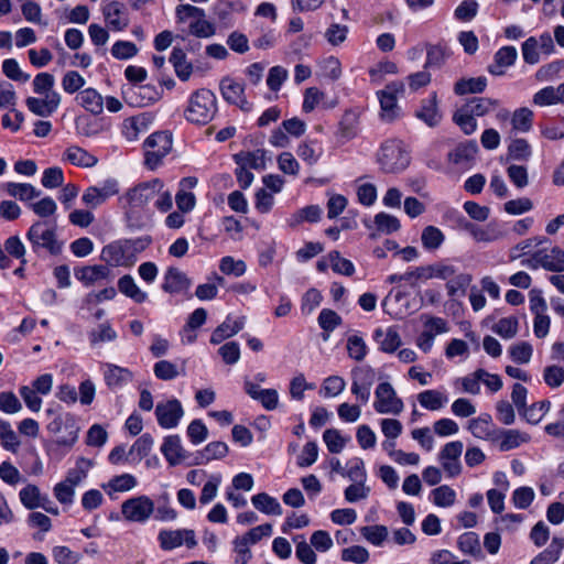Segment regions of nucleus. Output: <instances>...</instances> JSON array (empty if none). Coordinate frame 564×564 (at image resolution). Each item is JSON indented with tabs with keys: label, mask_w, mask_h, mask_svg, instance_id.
<instances>
[{
	"label": "nucleus",
	"mask_w": 564,
	"mask_h": 564,
	"mask_svg": "<svg viewBox=\"0 0 564 564\" xmlns=\"http://www.w3.org/2000/svg\"><path fill=\"white\" fill-rule=\"evenodd\" d=\"M164 187V183L154 178L143 182L131 188L121 198L123 203L124 214L131 226L140 227L142 225L140 209L148 205L149 202L155 199L158 193Z\"/></svg>",
	"instance_id": "1"
},
{
	"label": "nucleus",
	"mask_w": 564,
	"mask_h": 564,
	"mask_svg": "<svg viewBox=\"0 0 564 564\" xmlns=\"http://www.w3.org/2000/svg\"><path fill=\"white\" fill-rule=\"evenodd\" d=\"M217 113V98L215 94L206 88L194 91L185 109V119L194 124H206Z\"/></svg>",
	"instance_id": "2"
},
{
	"label": "nucleus",
	"mask_w": 564,
	"mask_h": 564,
	"mask_svg": "<svg viewBox=\"0 0 564 564\" xmlns=\"http://www.w3.org/2000/svg\"><path fill=\"white\" fill-rule=\"evenodd\" d=\"M377 161L383 172L399 173L409 166L410 155L402 141L391 139L381 144Z\"/></svg>",
	"instance_id": "3"
},
{
	"label": "nucleus",
	"mask_w": 564,
	"mask_h": 564,
	"mask_svg": "<svg viewBox=\"0 0 564 564\" xmlns=\"http://www.w3.org/2000/svg\"><path fill=\"white\" fill-rule=\"evenodd\" d=\"M178 23L189 21V33L196 37L207 39L215 34V25L206 19L205 10L192 4H180L175 9Z\"/></svg>",
	"instance_id": "4"
},
{
	"label": "nucleus",
	"mask_w": 564,
	"mask_h": 564,
	"mask_svg": "<svg viewBox=\"0 0 564 564\" xmlns=\"http://www.w3.org/2000/svg\"><path fill=\"white\" fill-rule=\"evenodd\" d=\"M26 238L34 252L45 250L54 256L62 252L63 242L57 239L55 227L45 221L34 223L28 230Z\"/></svg>",
	"instance_id": "5"
},
{
	"label": "nucleus",
	"mask_w": 564,
	"mask_h": 564,
	"mask_svg": "<svg viewBox=\"0 0 564 564\" xmlns=\"http://www.w3.org/2000/svg\"><path fill=\"white\" fill-rule=\"evenodd\" d=\"M172 150V138L167 132H155L144 141L145 159L144 164L150 170L161 165Z\"/></svg>",
	"instance_id": "6"
},
{
	"label": "nucleus",
	"mask_w": 564,
	"mask_h": 564,
	"mask_svg": "<svg viewBox=\"0 0 564 564\" xmlns=\"http://www.w3.org/2000/svg\"><path fill=\"white\" fill-rule=\"evenodd\" d=\"M375 395L373 408L380 414L398 415L404 409L403 401L397 395L394 388L389 382L379 383Z\"/></svg>",
	"instance_id": "7"
},
{
	"label": "nucleus",
	"mask_w": 564,
	"mask_h": 564,
	"mask_svg": "<svg viewBox=\"0 0 564 564\" xmlns=\"http://www.w3.org/2000/svg\"><path fill=\"white\" fill-rule=\"evenodd\" d=\"M273 528L270 523L261 524L252 528L243 535L234 540V550L238 556H241L242 563H249L252 557L250 545L258 543L262 538L270 536Z\"/></svg>",
	"instance_id": "8"
},
{
	"label": "nucleus",
	"mask_w": 564,
	"mask_h": 564,
	"mask_svg": "<svg viewBox=\"0 0 564 564\" xmlns=\"http://www.w3.org/2000/svg\"><path fill=\"white\" fill-rule=\"evenodd\" d=\"M528 265L533 269L541 267L550 272H564V250L557 246L540 249L532 254Z\"/></svg>",
	"instance_id": "9"
},
{
	"label": "nucleus",
	"mask_w": 564,
	"mask_h": 564,
	"mask_svg": "<svg viewBox=\"0 0 564 564\" xmlns=\"http://www.w3.org/2000/svg\"><path fill=\"white\" fill-rule=\"evenodd\" d=\"M154 512V502L148 496H138L122 502L121 513L127 521L145 522Z\"/></svg>",
	"instance_id": "10"
},
{
	"label": "nucleus",
	"mask_w": 564,
	"mask_h": 564,
	"mask_svg": "<svg viewBox=\"0 0 564 564\" xmlns=\"http://www.w3.org/2000/svg\"><path fill=\"white\" fill-rule=\"evenodd\" d=\"M404 84L402 82H392L384 89L378 91V98L381 108V118L386 121H392L399 116L400 108L397 104L398 95L403 94Z\"/></svg>",
	"instance_id": "11"
},
{
	"label": "nucleus",
	"mask_w": 564,
	"mask_h": 564,
	"mask_svg": "<svg viewBox=\"0 0 564 564\" xmlns=\"http://www.w3.org/2000/svg\"><path fill=\"white\" fill-rule=\"evenodd\" d=\"M376 380V372L369 366L356 367L351 370V392L362 403L370 399V390Z\"/></svg>",
	"instance_id": "12"
},
{
	"label": "nucleus",
	"mask_w": 564,
	"mask_h": 564,
	"mask_svg": "<svg viewBox=\"0 0 564 564\" xmlns=\"http://www.w3.org/2000/svg\"><path fill=\"white\" fill-rule=\"evenodd\" d=\"M464 445L460 441L446 443L438 454V462L448 477H456L462 473L460 455Z\"/></svg>",
	"instance_id": "13"
},
{
	"label": "nucleus",
	"mask_w": 564,
	"mask_h": 564,
	"mask_svg": "<svg viewBox=\"0 0 564 564\" xmlns=\"http://www.w3.org/2000/svg\"><path fill=\"white\" fill-rule=\"evenodd\" d=\"M155 416L161 427L174 429L184 416V409L177 399H171L156 404Z\"/></svg>",
	"instance_id": "14"
},
{
	"label": "nucleus",
	"mask_w": 564,
	"mask_h": 564,
	"mask_svg": "<svg viewBox=\"0 0 564 564\" xmlns=\"http://www.w3.org/2000/svg\"><path fill=\"white\" fill-rule=\"evenodd\" d=\"M63 427H65L66 434L58 436L54 441V445L70 448L78 438V427L75 425L73 417L57 415L47 425V430L53 434H61Z\"/></svg>",
	"instance_id": "15"
},
{
	"label": "nucleus",
	"mask_w": 564,
	"mask_h": 564,
	"mask_svg": "<svg viewBox=\"0 0 564 564\" xmlns=\"http://www.w3.org/2000/svg\"><path fill=\"white\" fill-rule=\"evenodd\" d=\"M220 93L227 102L238 106L245 112L251 111L252 104L245 97L243 84L230 77H225L220 82Z\"/></svg>",
	"instance_id": "16"
},
{
	"label": "nucleus",
	"mask_w": 564,
	"mask_h": 564,
	"mask_svg": "<svg viewBox=\"0 0 564 564\" xmlns=\"http://www.w3.org/2000/svg\"><path fill=\"white\" fill-rule=\"evenodd\" d=\"M160 546L163 550L170 551L186 544L187 547H194L197 542L193 530H163L158 536Z\"/></svg>",
	"instance_id": "17"
},
{
	"label": "nucleus",
	"mask_w": 564,
	"mask_h": 564,
	"mask_svg": "<svg viewBox=\"0 0 564 564\" xmlns=\"http://www.w3.org/2000/svg\"><path fill=\"white\" fill-rule=\"evenodd\" d=\"M118 193V183L115 180H108L101 186L88 187L83 194L82 199L87 206L96 208Z\"/></svg>",
	"instance_id": "18"
},
{
	"label": "nucleus",
	"mask_w": 564,
	"mask_h": 564,
	"mask_svg": "<svg viewBox=\"0 0 564 564\" xmlns=\"http://www.w3.org/2000/svg\"><path fill=\"white\" fill-rule=\"evenodd\" d=\"M130 246L126 242H113L102 248L101 259L112 267H130L133 264Z\"/></svg>",
	"instance_id": "19"
},
{
	"label": "nucleus",
	"mask_w": 564,
	"mask_h": 564,
	"mask_svg": "<svg viewBox=\"0 0 564 564\" xmlns=\"http://www.w3.org/2000/svg\"><path fill=\"white\" fill-rule=\"evenodd\" d=\"M61 95L51 94L48 96L28 97L25 105L28 109L39 117H50L61 105Z\"/></svg>",
	"instance_id": "20"
},
{
	"label": "nucleus",
	"mask_w": 564,
	"mask_h": 564,
	"mask_svg": "<svg viewBox=\"0 0 564 564\" xmlns=\"http://www.w3.org/2000/svg\"><path fill=\"white\" fill-rule=\"evenodd\" d=\"M373 339L378 344L379 349L386 354H393L402 344L401 336L395 326L376 328Z\"/></svg>",
	"instance_id": "21"
},
{
	"label": "nucleus",
	"mask_w": 564,
	"mask_h": 564,
	"mask_svg": "<svg viewBox=\"0 0 564 564\" xmlns=\"http://www.w3.org/2000/svg\"><path fill=\"white\" fill-rule=\"evenodd\" d=\"M101 11L108 29L119 32L129 25V19L123 13L121 3L115 1L106 3Z\"/></svg>",
	"instance_id": "22"
},
{
	"label": "nucleus",
	"mask_w": 564,
	"mask_h": 564,
	"mask_svg": "<svg viewBox=\"0 0 564 564\" xmlns=\"http://www.w3.org/2000/svg\"><path fill=\"white\" fill-rule=\"evenodd\" d=\"M191 284V279H188L183 271H181L177 268L171 267L166 270L164 274L162 290L171 294L182 293L187 291Z\"/></svg>",
	"instance_id": "23"
},
{
	"label": "nucleus",
	"mask_w": 564,
	"mask_h": 564,
	"mask_svg": "<svg viewBox=\"0 0 564 564\" xmlns=\"http://www.w3.org/2000/svg\"><path fill=\"white\" fill-rule=\"evenodd\" d=\"M467 430L479 440L497 441V430L494 429L491 416L489 414H481L478 417L468 421Z\"/></svg>",
	"instance_id": "24"
},
{
	"label": "nucleus",
	"mask_w": 564,
	"mask_h": 564,
	"mask_svg": "<svg viewBox=\"0 0 564 564\" xmlns=\"http://www.w3.org/2000/svg\"><path fill=\"white\" fill-rule=\"evenodd\" d=\"M245 316H240L234 319L230 315H228L226 319L213 332L210 336V343L217 345L223 343L225 339L235 336L245 327Z\"/></svg>",
	"instance_id": "25"
},
{
	"label": "nucleus",
	"mask_w": 564,
	"mask_h": 564,
	"mask_svg": "<svg viewBox=\"0 0 564 564\" xmlns=\"http://www.w3.org/2000/svg\"><path fill=\"white\" fill-rule=\"evenodd\" d=\"M518 57L517 48L513 46H503L495 54L494 64L488 66V72L495 76L505 74V69L514 64Z\"/></svg>",
	"instance_id": "26"
},
{
	"label": "nucleus",
	"mask_w": 564,
	"mask_h": 564,
	"mask_svg": "<svg viewBox=\"0 0 564 564\" xmlns=\"http://www.w3.org/2000/svg\"><path fill=\"white\" fill-rule=\"evenodd\" d=\"M465 228L470 232L477 242H494L503 238V231L498 224L489 223L485 227H478L474 224H466Z\"/></svg>",
	"instance_id": "27"
},
{
	"label": "nucleus",
	"mask_w": 564,
	"mask_h": 564,
	"mask_svg": "<svg viewBox=\"0 0 564 564\" xmlns=\"http://www.w3.org/2000/svg\"><path fill=\"white\" fill-rule=\"evenodd\" d=\"M478 151L477 143L475 141H467L457 145L449 154V161L462 167H469L475 160Z\"/></svg>",
	"instance_id": "28"
},
{
	"label": "nucleus",
	"mask_w": 564,
	"mask_h": 564,
	"mask_svg": "<svg viewBox=\"0 0 564 564\" xmlns=\"http://www.w3.org/2000/svg\"><path fill=\"white\" fill-rule=\"evenodd\" d=\"M161 452L172 466L178 465L185 459V451L178 435L165 437L161 446Z\"/></svg>",
	"instance_id": "29"
},
{
	"label": "nucleus",
	"mask_w": 564,
	"mask_h": 564,
	"mask_svg": "<svg viewBox=\"0 0 564 564\" xmlns=\"http://www.w3.org/2000/svg\"><path fill=\"white\" fill-rule=\"evenodd\" d=\"M359 120L358 116L352 111H347L343 116L337 130V139L344 144L358 135Z\"/></svg>",
	"instance_id": "30"
},
{
	"label": "nucleus",
	"mask_w": 564,
	"mask_h": 564,
	"mask_svg": "<svg viewBox=\"0 0 564 564\" xmlns=\"http://www.w3.org/2000/svg\"><path fill=\"white\" fill-rule=\"evenodd\" d=\"M75 276L86 286L106 280L109 276V269L105 265H85L75 270Z\"/></svg>",
	"instance_id": "31"
},
{
	"label": "nucleus",
	"mask_w": 564,
	"mask_h": 564,
	"mask_svg": "<svg viewBox=\"0 0 564 564\" xmlns=\"http://www.w3.org/2000/svg\"><path fill=\"white\" fill-rule=\"evenodd\" d=\"M533 104L540 107L564 104V83L557 87L547 86L536 91Z\"/></svg>",
	"instance_id": "32"
},
{
	"label": "nucleus",
	"mask_w": 564,
	"mask_h": 564,
	"mask_svg": "<svg viewBox=\"0 0 564 564\" xmlns=\"http://www.w3.org/2000/svg\"><path fill=\"white\" fill-rule=\"evenodd\" d=\"M21 503L29 510H34L41 507H45V502H48V497L42 495L40 488L36 485L28 484L19 492Z\"/></svg>",
	"instance_id": "33"
},
{
	"label": "nucleus",
	"mask_w": 564,
	"mask_h": 564,
	"mask_svg": "<svg viewBox=\"0 0 564 564\" xmlns=\"http://www.w3.org/2000/svg\"><path fill=\"white\" fill-rule=\"evenodd\" d=\"M104 370L105 382L109 388H117L132 380V372L123 367L106 364Z\"/></svg>",
	"instance_id": "34"
},
{
	"label": "nucleus",
	"mask_w": 564,
	"mask_h": 564,
	"mask_svg": "<svg viewBox=\"0 0 564 564\" xmlns=\"http://www.w3.org/2000/svg\"><path fill=\"white\" fill-rule=\"evenodd\" d=\"M138 485L137 478L131 474H121L109 479L108 482L101 487L106 494L113 497L117 492H128L134 489Z\"/></svg>",
	"instance_id": "35"
},
{
	"label": "nucleus",
	"mask_w": 564,
	"mask_h": 564,
	"mask_svg": "<svg viewBox=\"0 0 564 564\" xmlns=\"http://www.w3.org/2000/svg\"><path fill=\"white\" fill-rule=\"evenodd\" d=\"M76 101L87 111L99 115L104 110V98L94 88H86L76 96Z\"/></svg>",
	"instance_id": "36"
},
{
	"label": "nucleus",
	"mask_w": 564,
	"mask_h": 564,
	"mask_svg": "<svg viewBox=\"0 0 564 564\" xmlns=\"http://www.w3.org/2000/svg\"><path fill=\"white\" fill-rule=\"evenodd\" d=\"M499 449L502 452L511 451L521 444L529 442L530 436L518 430L497 431Z\"/></svg>",
	"instance_id": "37"
},
{
	"label": "nucleus",
	"mask_w": 564,
	"mask_h": 564,
	"mask_svg": "<svg viewBox=\"0 0 564 564\" xmlns=\"http://www.w3.org/2000/svg\"><path fill=\"white\" fill-rule=\"evenodd\" d=\"M64 159L73 165L80 167H93L97 164L98 160L95 155L89 153L83 148L73 145L69 147L65 153Z\"/></svg>",
	"instance_id": "38"
},
{
	"label": "nucleus",
	"mask_w": 564,
	"mask_h": 564,
	"mask_svg": "<svg viewBox=\"0 0 564 564\" xmlns=\"http://www.w3.org/2000/svg\"><path fill=\"white\" fill-rule=\"evenodd\" d=\"M416 117L429 127H435L441 120V113L437 109L436 95L433 94L429 99L422 101L421 108L416 111Z\"/></svg>",
	"instance_id": "39"
},
{
	"label": "nucleus",
	"mask_w": 564,
	"mask_h": 564,
	"mask_svg": "<svg viewBox=\"0 0 564 564\" xmlns=\"http://www.w3.org/2000/svg\"><path fill=\"white\" fill-rule=\"evenodd\" d=\"M445 241L444 232L436 226L429 225L421 232V243L426 251L438 250Z\"/></svg>",
	"instance_id": "40"
},
{
	"label": "nucleus",
	"mask_w": 564,
	"mask_h": 564,
	"mask_svg": "<svg viewBox=\"0 0 564 564\" xmlns=\"http://www.w3.org/2000/svg\"><path fill=\"white\" fill-rule=\"evenodd\" d=\"M471 275L464 272H456L448 281H446L447 295L451 299L462 297L466 294V291L471 283Z\"/></svg>",
	"instance_id": "41"
},
{
	"label": "nucleus",
	"mask_w": 564,
	"mask_h": 564,
	"mask_svg": "<svg viewBox=\"0 0 564 564\" xmlns=\"http://www.w3.org/2000/svg\"><path fill=\"white\" fill-rule=\"evenodd\" d=\"M499 104L498 99L478 97L471 98L464 106L474 117H485L495 111L499 107Z\"/></svg>",
	"instance_id": "42"
},
{
	"label": "nucleus",
	"mask_w": 564,
	"mask_h": 564,
	"mask_svg": "<svg viewBox=\"0 0 564 564\" xmlns=\"http://www.w3.org/2000/svg\"><path fill=\"white\" fill-rule=\"evenodd\" d=\"M229 452L228 445L224 442H212L196 455V464H207L214 459L224 458Z\"/></svg>",
	"instance_id": "43"
},
{
	"label": "nucleus",
	"mask_w": 564,
	"mask_h": 564,
	"mask_svg": "<svg viewBox=\"0 0 564 564\" xmlns=\"http://www.w3.org/2000/svg\"><path fill=\"white\" fill-rule=\"evenodd\" d=\"M487 87V78L484 76L460 78L454 85V93L458 96L482 93Z\"/></svg>",
	"instance_id": "44"
},
{
	"label": "nucleus",
	"mask_w": 564,
	"mask_h": 564,
	"mask_svg": "<svg viewBox=\"0 0 564 564\" xmlns=\"http://www.w3.org/2000/svg\"><path fill=\"white\" fill-rule=\"evenodd\" d=\"M251 502L256 509L265 514L281 516L282 507L280 502L265 492H260L251 498Z\"/></svg>",
	"instance_id": "45"
},
{
	"label": "nucleus",
	"mask_w": 564,
	"mask_h": 564,
	"mask_svg": "<svg viewBox=\"0 0 564 564\" xmlns=\"http://www.w3.org/2000/svg\"><path fill=\"white\" fill-rule=\"evenodd\" d=\"M322 208L318 205H308L293 213L288 219L290 227H296L307 223H316L321 219Z\"/></svg>",
	"instance_id": "46"
},
{
	"label": "nucleus",
	"mask_w": 564,
	"mask_h": 564,
	"mask_svg": "<svg viewBox=\"0 0 564 564\" xmlns=\"http://www.w3.org/2000/svg\"><path fill=\"white\" fill-rule=\"evenodd\" d=\"M417 401L422 408L437 411L448 402V399L438 390H425L417 394Z\"/></svg>",
	"instance_id": "47"
},
{
	"label": "nucleus",
	"mask_w": 564,
	"mask_h": 564,
	"mask_svg": "<svg viewBox=\"0 0 564 564\" xmlns=\"http://www.w3.org/2000/svg\"><path fill=\"white\" fill-rule=\"evenodd\" d=\"M360 534L368 543L377 547H381L389 539V530L382 524L362 527Z\"/></svg>",
	"instance_id": "48"
},
{
	"label": "nucleus",
	"mask_w": 564,
	"mask_h": 564,
	"mask_svg": "<svg viewBox=\"0 0 564 564\" xmlns=\"http://www.w3.org/2000/svg\"><path fill=\"white\" fill-rule=\"evenodd\" d=\"M175 73L181 80H187L193 72V66L187 62L186 54L182 48L174 47L170 56Z\"/></svg>",
	"instance_id": "49"
},
{
	"label": "nucleus",
	"mask_w": 564,
	"mask_h": 564,
	"mask_svg": "<svg viewBox=\"0 0 564 564\" xmlns=\"http://www.w3.org/2000/svg\"><path fill=\"white\" fill-rule=\"evenodd\" d=\"M4 188L10 196L22 202L31 200L40 196V191L29 183L9 182L4 185Z\"/></svg>",
	"instance_id": "50"
},
{
	"label": "nucleus",
	"mask_w": 564,
	"mask_h": 564,
	"mask_svg": "<svg viewBox=\"0 0 564 564\" xmlns=\"http://www.w3.org/2000/svg\"><path fill=\"white\" fill-rule=\"evenodd\" d=\"M118 289L122 294L132 299L137 303H143L148 297L147 293L140 290L131 275H123L120 278L118 281Z\"/></svg>",
	"instance_id": "51"
},
{
	"label": "nucleus",
	"mask_w": 564,
	"mask_h": 564,
	"mask_svg": "<svg viewBox=\"0 0 564 564\" xmlns=\"http://www.w3.org/2000/svg\"><path fill=\"white\" fill-rule=\"evenodd\" d=\"M236 162L247 169L263 170L265 167V152L256 150L253 152H241L235 155Z\"/></svg>",
	"instance_id": "52"
},
{
	"label": "nucleus",
	"mask_w": 564,
	"mask_h": 564,
	"mask_svg": "<svg viewBox=\"0 0 564 564\" xmlns=\"http://www.w3.org/2000/svg\"><path fill=\"white\" fill-rule=\"evenodd\" d=\"M94 466L91 459L79 457L73 468L67 471L66 480L72 485H79L88 475V471Z\"/></svg>",
	"instance_id": "53"
},
{
	"label": "nucleus",
	"mask_w": 564,
	"mask_h": 564,
	"mask_svg": "<svg viewBox=\"0 0 564 564\" xmlns=\"http://www.w3.org/2000/svg\"><path fill=\"white\" fill-rule=\"evenodd\" d=\"M453 121L468 135L473 134L478 127L476 117H474L464 105L454 112Z\"/></svg>",
	"instance_id": "54"
},
{
	"label": "nucleus",
	"mask_w": 564,
	"mask_h": 564,
	"mask_svg": "<svg viewBox=\"0 0 564 564\" xmlns=\"http://www.w3.org/2000/svg\"><path fill=\"white\" fill-rule=\"evenodd\" d=\"M0 442L1 445L13 453H17L20 447V440L17 433L12 430L9 422L0 419Z\"/></svg>",
	"instance_id": "55"
},
{
	"label": "nucleus",
	"mask_w": 564,
	"mask_h": 564,
	"mask_svg": "<svg viewBox=\"0 0 564 564\" xmlns=\"http://www.w3.org/2000/svg\"><path fill=\"white\" fill-rule=\"evenodd\" d=\"M432 501L437 507L448 508L455 503L456 492L447 485H442L431 491Z\"/></svg>",
	"instance_id": "56"
},
{
	"label": "nucleus",
	"mask_w": 564,
	"mask_h": 564,
	"mask_svg": "<svg viewBox=\"0 0 564 564\" xmlns=\"http://www.w3.org/2000/svg\"><path fill=\"white\" fill-rule=\"evenodd\" d=\"M145 128L147 122L143 116L131 117L123 121L122 133L128 141H134Z\"/></svg>",
	"instance_id": "57"
},
{
	"label": "nucleus",
	"mask_w": 564,
	"mask_h": 564,
	"mask_svg": "<svg viewBox=\"0 0 564 564\" xmlns=\"http://www.w3.org/2000/svg\"><path fill=\"white\" fill-rule=\"evenodd\" d=\"M373 223L376 225L377 231L386 235L395 232L401 227L400 220L395 216L383 212L378 213L375 216Z\"/></svg>",
	"instance_id": "58"
},
{
	"label": "nucleus",
	"mask_w": 564,
	"mask_h": 564,
	"mask_svg": "<svg viewBox=\"0 0 564 564\" xmlns=\"http://www.w3.org/2000/svg\"><path fill=\"white\" fill-rule=\"evenodd\" d=\"M55 78L50 73H40L33 79V90L39 96L58 94L54 90Z\"/></svg>",
	"instance_id": "59"
},
{
	"label": "nucleus",
	"mask_w": 564,
	"mask_h": 564,
	"mask_svg": "<svg viewBox=\"0 0 564 564\" xmlns=\"http://www.w3.org/2000/svg\"><path fill=\"white\" fill-rule=\"evenodd\" d=\"M427 268L430 280L440 279L443 281H448L458 271V269L455 265L446 261H437L427 264Z\"/></svg>",
	"instance_id": "60"
},
{
	"label": "nucleus",
	"mask_w": 564,
	"mask_h": 564,
	"mask_svg": "<svg viewBox=\"0 0 564 564\" xmlns=\"http://www.w3.org/2000/svg\"><path fill=\"white\" fill-rule=\"evenodd\" d=\"M323 440L330 453H340L346 446L349 437L343 436L336 429H328L323 434Z\"/></svg>",
	"instance_id": "61"
},
{
	"label": "nucleus",
	"mask_w": 564,
	"mask_h": 564,
	"mask_svg": "<svg viewBox=\"0 0 564 564\" xmlns=\"http://www.w3.org/2000/svg\"><path fill=\"white\" fill-rule=\"evenodd\" d=\"M508 155L518 161H528L532 155V149L525 139H514L508 147Z\"/></svg>",
	"instance_id": "62"
},
{
	"label": "nucleus",
	"mask_w": 564,
	"mask_h": 564,
	"mask_svg": "<svg viewBox=\"0 0 564 564\" xmlns=\"http://www.w3.org/2000/svg\"><path fill=\"white\" fill-rule=\"evenodd\" d=\"M88 337L90 345L97 346L100 343L113 341L117 338V333L108 323H104L93 329Z\"/></svg>",
	"instance_id": "63"
},
{
	"label": "nucleus",
	"mask_w": 564,
	"mask_h": 564,
	"mask_svg": "<svg viewBox=\"0 0 564 564\" xmlns=\"http://www.w3.org/2000/svg\"><path fill=\"white\" fill-rule=\"evenodd\" d=\"M532 119L533 112L529 108H519L512 115V128L520 132H528L532 128Z\"/></svg>",
	"instance_id": "64"
}]
</instances>
